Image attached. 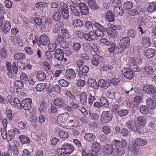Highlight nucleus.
<instances>
[{"instance_id": "nucleus-1", "label": "nucleus", "mask_w": 156, "mask_h": 156, "mask_svg": "<svg viewBox=\"0 0 156 156\" xmlns=\"http://www.w3.org/2000/svg\"><path fill=\"white\" fill-rule=\"evenodd\" d=\"M61 116H58L57 119V122L60 126L65 128L70 129L71 127H75V126L73 125L74 123L73 120H70L67 123H64V120Z\"/></svg>"}, {"instance_id": "nucleus-2", "label": "nucleus", "mask_w": 156, "mask_h": 156, "mask_svg": "<svg viewBox=\"0 0 156 156\" xmlns=\"http://www.w3.org/2000/svg\"><path fill=\"white\" fill-rule=\"evenodd\" d=\"M61 151L63 153L62 155L69 154H71L74 150V147L70 144L65 143L62 145L61 148Z\"/></svg>"}, {"instance_id": "nucleus-3", "label": "nucleus", "mask_w": 156, "mask_h": 156, "mask_svg": "<svg viewBox=\"0 0 156 156\" xmlns=\"http://www.w3.org/2000/svg\"><path fill=\"white\" fill-rule=\"evenodd\" d=\"M20 144L19 142L16 140H14L13 142H9L7 145V148L9 150L11 151L16 155L18 153L17 146Z\"/></svg>"}, {"instance_id": "nucleus-4", "label": "nucleus", "mask_w": 156, "mask_h": 156, "mask_svg": "<svg viewBox=\"0 0 156 156\" xmlns=\"http://www.w3.org/2000/svg\"><path fill=\"white\" fill-rule=\"evenodd\" d=\"M112 115L109 111H104L102 114L101 120V122L104 124L110 122L112 120Z\"/></svg>"}, {"instance_id": "nucleus-5", "label": "nucleus", "mask_w": 156, "mask_h": 156, "mask_svg": "<svg viewBox=\"0 0 156 156\" xmlns=\"http://www.w3.org/2000/svg\"><path fill=\"white\" fill-rule=\"evenodd\" d=\"M34 21L38 26L41 25V28L44 29L46 28V25L48 22L47 19L46 17L43 16L41 19L38 17H36Z\"/></svg>"}, {"instance_id": "nucleus-6", "label": "nucleus", "mask_w": 156, "mask_h": 156, "mask_svg": "<svg viewBox=\"0 0 156 156\" xmlns=\"http://www.w3.org/2000/svg\"><path fill=\"white\" fill-rule=\"evenodd\" d=\"M49 41V39L46 35H42L40 37V40H36V42L38 45L41 44L43 46H46Z\"/></svg>"}, {"instance_id": "nucleus-7", "label": "nucleus", "mask_w": 156, "mask_h": 156, "mask_svg": "<svg viewBox=\"0 0 156 156\" xmlns=\"http://www.w3.org/2000/svg\"><path fill=\"white\" fill-rule=\"evenodd\" d=\"M31 103L32 100L30 99L26 98L21 102L20 108L22 107L25 110H28L31 108Z\"/></svg>"}, {"instance_id": "nucleus-8", "label": "nucleus", "mask_w": 156, "mask_h": 156, "mask_svg": "<svg viewBox=\"0 0 156 156\" xmlns=\"http://www.w3.org/2000/svg\"><path fill=\"white\" fill-rule=\"evenodd\" d=\"M84 38L87 41H91L97 39L96 32L94 31H91L89 33L84 34Z\"/></svg>"}, {"instance_id": "nucleus-9", "label": "nucleus", "mask_w": 156, "mask_h": 156, "mask_svg": "<svg viewBox=\"0 0 156 156\" xmlns=\"http://www.w3.org/2000/svg\"><path fill=\"white\" fill-rule=\"evenodd\" d=\"M129 69H132L133 71L136 72H138L139 69L135 62V59L133 57H131L128 61Z\"/></svg>"}, {"instance_id": "nucleus-10", "label": "nucleus", "mask_w": 156, "mask_h": 156, "mask_svg": "<svg viewBox=\"0 0 156 156\" xmlns=\"http://www.w3.org/2000/svg\"><path fill=\"white\" fill-rule=\"evenodd\" d=\"M63 5L61 7L62 15L63 18L67 19L69 17L68 8L67 5L64 2H62Z\"/></svg>"}, {"instance_id": "nucleus-11", "label": "nucleus", "mask_w": 156, "mask_h": 156, "mask_svg": "<svg viewBox=\"0 0 156 156\" xmlns=\"http://www.w3.org/2000/svg\"><path fill=\"white\" fill-rule=\"evenodd\" d=\"M122 71L125 77L128 79H131L134 76L133 71L129 68H124Z\"/></svg>"}, {"instance_id": "nucleus-12", "label": "nucleus", "mask_w": 156, "mask_h": 156, "mask_svg": "<svg viewBox=\"0 0 156 156\" xmlns=\"http://www.w3.org/2000/svg\"><path fill=\"white\" fill-rule=\"evenodd\" d=\"M143 90L150 95L153 94L156 92V90L154 87L151 85H145L143 87Z\"/></svg>"}, {"instance_id": "nucleus-13", "label": "nucleus", "mask_w": 156, "mask_h": 156, "mask_svg": "<svg viewBox=\"0 0 156 156\" xmlns=\"http://www.w3.org/2000/svg\"><path fill=\"white\" fill-rule=\"evenodd\" d=\"M79 5L82 14L86 15L88 14V8L85 3L81 2L79 4Z\"/></svg>"}, {"instance_id": "nucleus-14", "label": "nucleus", "mask_w": 156, "mask_h": 156, "mask_svg": "<svg viewBox=\"0 0 156 156\" xmlns=\"http://www.w3.org/2000/svg\"><path fill=\"white\" fill-rule=\"evenodd\" d=\"M126 141L124 139H122L120 141L119 140H115L112 142V145L116 148L120 147H126Z\"/></svg>"}, {"instance_id": "nucleus-15", "label": "nucleus", "mask_w": 156, "mask_h": 156, "mask_svg": "<svg viewBox=\"0 0 156 156\" xmlns=\"http://www.w3.org/2000/svg\"><path fill=\"white\" fill-rule=\"evenodd\" d=\"M130 39L127 37H122L120 39L119 44L126 48L129 47L130 44Z\"/></svg>"}, {"instance_id": "nucleus-16", "label": "nucleus", "mask_w": 156, "mask_h": 156, "mask_svg": "<svg viewBox=\"0 0 156 156\" xmlns=\"http://www.w3.org/2000/svg\"><path fill=\"white\" fill-rule=\"evenodd\" d=\"M96 138V136L95 134L90 133L85 134L83 137L84 140L88 142L93 141Z\"/></svg>"}, {"instance_id": "nucleus-17", "label": "nucleus", "mask_w": 156, "mask_h": 156, "mask_svg": "<svg viewBox=\"0 0 156 156\" xmlns=\"http://www.w3.org/2000/svg\"><path fill=\"white\" fill-rule=\"evenodd\" d=\"M102 58L99 55L96 54L94 55L91 58V61L92 64L95 66H97L101 62Z\"/></svg>"}, {"instance_id": "nucleus-18", "label": "nucleus", "mask_w": 156, "mask_h": 156, "mask_svg": "<svg viewBox=\"0 0 156 156\" xmlns=\"http://www.w3.org/2000/svg\"><path fill=\"white\" fill-rule=\"evenodd\" d=\"M20 133V131L15 127H12L8 131V137L10 140L13 139L16 134Z\"/></svg>"}, {"instance_id": "nucleus-19", "label": "nucleus", "mask_w": 156, "mask_h": 156, "mask_svg": "<svg viewBox=\"0 0 156 156\" xmlns=\"http://www.w3.org/2000/svg\"><path fill=\"white\" fill-rule=\"evenodd\" d=\"M89 69V67L87 66H83L81 69H80L78 71V76L79 78H82L84 76H86L87 75Z\"/></svg>"}, {"instance_id": "nucleus-20", "label": "nucleus", "mask_w": 156, "mask_h": 156, "mask_svg": "<svg viewBox=\"0 0 156 156\" xmlns=\"http://www.w3.org/2000/svg\"><path fill=\"white\" fill-rule=\"evenodd\" d=\"M124 11L120 6H116L114 9V14L115 16H121L123 15Z\"/></svg>"}, {"instance_id": "nucleus-21", "label": "nucleus", "mask_w": 156, "mask_h": 156, "mask_svg": "<svg viewBox=\"0 0 156 156\" xmlns=\"http://www.w3.org/2000/svg\"><path fill=\"white\" fill-rule=\"evenodd\" d=\"M76 76L75 71L72 69H68L66 71V76L68 79H74Z\"/></svg>"}, {"instance_id": "nucleus-22", "label": "nucleus", "mask_w": 156, "mask_h": 156, "mask_svg": "<svg viewBox=\"0 0 156 156\" xmlns=\"http://www.w3.org/2000/svg\"><path fill=\"white\" fill-rule=\"evenodd\" d=\"M146 104L150 109H155L156 107V102L151 98H148L146 100Z\"/></svg>"}, {"instance_id": "nucleus-23", "label": "nucleus", "mask_w": 156, "mask_h": 156, "mask_svg": "<svg viewBox=\"0 0 156 156\" xmlns=\"http://www.w3.org/2000/svg\"><path fill=\"white\" fill-rule=\"evenodd\" d=\"M54 103L55 105L61 108L66 105L65 100L61 98L55 99L54 101Z\"/></svg>"}, {"instance_id": "nucleus-24", "label": "nucleus", "mask_w": 156, "mask_h": 156, "mask_svg": "<svg viewBox=\"0 0 156 156\" xmlns=\"http://www.w3.org/2000/svg\"><path fill=\"white\" fill-rule=\"evenodd\" d=\"M144 73L147 75H152L154 72V70L152 66L147 65L144 68Z\"/></svg>"}, {"instance_id": "nucleus-25", "label": "nucleus", "mask_w": 156, "mask_h": 156, "mask_svg": "<svg viewBox=\"0 0 156 156\" xmlns=\"http://www.w3.org/2000/svg\"><path fill=\"white\" fill-rule=\"evenodd\" d=\"M136 119L139 127L144 126L146 123V120L143 116H139L136 117Z\"/></svg>"}, {"instance_id": "nucleus-26", "label": "nucleus", "mask_w": 156, "mask_h": 156, "mask_svg": "<svg viewBox=\"0 0 156 156\" xmlns=\"http://www.w3.org/2000/svg\"><path fill=\"white\" fill-rule=\"evenodd\" d=\"M106 31L108 34L111 37L115 38L118 36V32L115 29L110 28L107 29Z\"/></svg>"}, {"instance_id": "nucleus-27", "label": "nucleus", "mask_w": 156, "mask_h": 156, "mask_svg": "<svg viewBox=\"0 0 156 156\" xmlns=\"http://www.w3.org/2000/svg\"><path fill=\"white\" fill-rule=\"evenodd\" d=\"M79 97L80 103L84 105H86L87 103V94L86 93L84 92H82L79 95Z\"/></svg>"}, {"instance_id": "nucleus-28", "label": "nucleus", "mask_w": 156, "mask_h": 156, "mask_svg": "<svg viewBox=\"0 0 156 156\" xmlns=\"http://www.w3.org/2000/svg\"><path fill=\"white\" fill-rule=\"evenodd\" d=\"M36 76L38 80L40 81L44 80L46 77L45 73L41 70H38L37 71Z\"/></svg>"}, {"instance_id": "nucleus-29", "label": "nucleus", "mask_w": 156, "mask_h": 156, "mask_svg": "<svg viewBox=\"0 0 156 156\" xmlns=\"http://www.w3.org/2000/svg\"><path fill=\"white\" fill-rule=\"evenodd\" d=\"M101 148L100 144L97 142H93L92 144L91 149L93 152H98Z\"/></svg>"}, {"instance_id": "nucleus-30", "label": "nucleus", "mask_w": 156, "mask_h": 156, "mask_svg": "<svg viewBox=\"0 0 156 156\" xmlns=\"http://www.w3.org/2000/svg\"><path fill=\"white\" fill-rule=\"evenodd\" d=\"M155 53V51L154 49L150 48L146 51L145 55L147 58H150L154 56Z\"/></svg>"}, {"instance_id": "nucleus-31", "label": "nucleus", "mask_w": 156, "mask_h": 156, "mask_svg": "<svg viewBox=\"0 0 156 156\" xmlns=\"http://www.w3.org/2000/svg\"><path fill=\"white\" fill-rule=\"evenodd\" d=\"M113 147L111 145L107 144L104 148V152L107 154H109L112 153L113 151Z\"/></svg>"}, {"instance_id": "nucleus-32", "label": "nucleus", "mask_w": 156, "mask_h": 156, "mask_svg": "<svg viewBox=\"0 0 156 156\" xmlns=\"http://www.w3.org/2000/svg\"><path fill=\"white\" fill-rule=\"evenodd\" d=\"M142 44L144 47H148L151 44V39L150 38L147 37H142Z\"/></svg>"}, {"instance_id": "nucleus-33", "label": "nucleus", "mask_w": 156, "mask_h": 156, "mask_svg": "<svg viewBox=\"0 0 156 156\" xmlns=\"http://www.w3.org/2000/svg\"><path fill=\"white\" fill-rule=\"evenodd\" d=\"M20 140L23 144H29L30 142V139L27 136L24 135H21L19 137Z\"/></svg>"}, {"instance_id": "nucleus-34", "label": "nucleus", "mask_w": 156, "mask_h": 156, "mask_svg": "<svg viewBox=\"0 0 156 156\" xmlns=\"http://www.w3.org/2000/svg\"><path fill=\"white\" fill-rule=\"evenodd\" d=\"M126 126L133 131H136L138 129L133 122L129 120L126 122Z\"/></svg>"}, {"instance_id": "nucleus-35", "label": "nucleus", "mask_w": 156, "mask_h": 156, "mask_svg": "<svg viewBox=\"0 0 156 156\" xmlns=\"http://www.w3.org/2000/svg\"><path fill=\"white\" fill-rule=\"evenodd\" d=\"M135 142L136 145L139 146H142L147 144V141L145 139L138 138L135 140Z\"/></svg>"}, {"instance_id": "nucleus-36", "label": "nucleus", "mask_w": 156, "mask_h": 156, "mask_svg": "<svg viewBox=\"0 0 156 156\" xmlns=\"http://www.w3.org/2000/svg\"><path fill=\"white\" fill-rule=\"evenodd\" d=\"M11 28V25L10 22L9 21H5L4 24V27L2 28V30L5 34H6L8 32Z\"/></svg>"}, {"instance_id": "nucleus-37", "label": "nucleus", "mask_w": 156, "mask_h": 156, "mask_svg": "<svg viewBox=\"0 0 156 156\" xmlns=\"http://www.w3.org/2000/svg\"><path fill=\"white\" fill-rule=\"evenodd\" d=\"M88 85L94 89L97 88V84L96 80L92 78H90L88 80Z\"/></svg>"}, {"instance_id": "nucleus-38", "label": "nucleus", "mask_w": 156, "mask_h": 156, "mask_svg": "<svg viewBox=\"0 0 156 156\" xmlns=\"http://www.w3.org/2000/svg\"><path fill=\"white\" fill-rule=\"evenodd\" d=\"M88 4L89 7L91 9H97L99 8L96 2L94 0H89Z\"/></svg>"}, {"instance_id": "nucleus-39", "label": "nucleus", "mask_w": 156, "mask_h": 156, "mask_svg": "<svg viewBox=\"0 0 156 156\" xmlns=\"http://www.w3.org/2000/svg\"><path fill=\"white\" fill-rule=\"evenodd\" d=\"M14 59L16 60H23L26 58V55L24 53L17 52L15 54L14 56Z\"/></svg>"}, {"instance_id": "nucleus-40", "label": "nucleus", "mask_w": 156, "mask_h": 156, "mask_svg": "<svg viewBox=\"0 0 156 156\" xmlns=\"http://www.w3.org/2000/svg\"><path fill=\"white\" fill-rule=\"evenodd\" d=\"M98 86L102 88H106L108 86V84L107 81L103 79H100L98 82Z\"/></svg>"}, {"instance_id": "nucleus-41", "label": "nucleus", "mask_w": 156, "mask_h": 156, "mask_svg": "<svg viewBox=\"0 0 156 156\" xmlns=\"http://www.w3.org/2000/svg\"><path fill=\"white\" fill-rule=\"evenodd\" d=\"M39 111L41 113H46L47 110V107L45 106V102L44 101L41 102L40 104L39 107L38 109Z\"/></svg>"}, {"instance_id": "nucleus-42", "label": "nucleus", "mask_w": 156, "mask_h": 156, "mask_svg": "<svg viewBox=\"0 0 156 156\" xmlns=\"http://www.w3.org/2000/svg\"><path fill=\"white\" fill-rule=\"evenodd\" d=\"M156 8V3L155 2L150 3L147 10L149 12H152L154 11Z\"/></svg>"}, {"instance_id": "nucleus-43", "label": "nucleus", "mask_w": 156, "mask_h": 156, "mask_svg": "<svg viewBox=\"0 0 156 156\" xmlns=\"http://www.w3.org/2000/svg\"><path fill=\"white\" fill-rule=\"evenodd\" d=\"M147 106L142 105L140 106V113L143 115L147 114L149 113Z\"/></svg>"}, {"instance_id": "nucleus-44", "label": "nucleus", "mask_w": 156, "mask_h": 156, "mask_svg": "<svg viewBox=\"0 0 156 156\" xmlns=\"http://www.w3.org/2000/svg\"><path fill=\"white\" fill-rule=\"evenodd\" d=\"M46 83H41L37 84L36 86V90L38 91L41 92L46 87Z\"/></svg>"}, {"instance_id": "nucleus-45", "label": "nucleus", "mask_w": 156, "mask_h": 156, "mask_svg": "<svg viewBox=\"0 0 156 156\" xmlns=\"http://www.w3.org/2000/svg\"><path fill=\"white\" fill-rule=\"evenodd\" d=\"M106 17L109 21L113 22L114 20V16L112 15V12L110 11H107L106 13Z\"/></svg>"}, {"instance_id": "nucleus-46", "label": "nucleus", "mask_w": 156, "mask_h": 156, "mask_svg": "<svg viewBox=\"0 0 156 156\" xmlns=\"http://www.w3.org/2000/svg\"><path fill=\"white\" fill-rule=\"evenodd\" d=\"M110 47L108 48V51L110 53L116 52V45L114 43H110L109 45Z\"/></svg>"}, {"instance_id": "nucleus-47", "label": "nucleus", "mask_w": 156, "mask_h": 156, "mask_svg": "<svg viewBox=\"0 0 156 156\" xmlns=\"http://www.w3.org/2000/svg\"><path fill=\"white\" fill-rule=\"evenodd\" d=\"M127 34L128 36L133 38L136 36V33L134 29H130L128 30Z\"/></svg>"}, {"instance_id": "nucleus-48", "label": "nucleus", "mask_w": 156, "mask_h": 156, "mask_svg": "<svg viewBox=\"0 0 156 156\" xmlns=\"http://www.w3.org/2000/svg\"><path fill=\"white\" fill-rule=\"evenodd\" d=\"M129 113L128 109H121L118 111V114L120 117H123L127 115Z\"/></svg>"}, {"instance_id": "nucleus-49", "label": "nucleus", "mask_w": 156, "mask_h": 156, "mask_svg": "<svg viewBox=\"0 0 156 156\" xmlns=\"http://www.w3.org/2000/svg\"><path fill=\"white\" fill-rule=\"evenodd\" d=\"M73 25L76 27H81L83 25V23L79 19H76L73 20Z\"/></svg>"}, {"instance_id": "nucleus-50", "label": "nucleus", "mask_w": 156, "mask_h": 156, "mask_svg": "<svg viewBox=\"0 0 156 156\" xmlns=\"http://www.w3.org/2000/svg\"><path fill=\"white\" fill-rule=\"evenodd\" d=\"M124 9H129L132 8L133 7V4L132 2L129 1L125 2L123 5Z\"/></svg>"}, {"instance_id": "nucleus-51", "label": "nucleus", "mask_w": 156, "mask_h": 156, "mask_svg": "<svg viewBox=\"0 0 156 156\" xmlns=\"http://www.w3.org/2000/svg\"><path fill=\"white\" fill-rule=\"evenodd\" d=\"M84 50L88 52H90L92 51V47L90 44L87 43H85L83 44Z\"/></svg>"}, {"instance_id": "nucleus-52", "label": "nucleus", "mask_w": 156, "mask_h": 156, "mask_svg": "<svg viewBox=\"0 0 156 156\" xmlns=\"http://www.w3.org/2000/svg\"><path fill=\"white\" fill-rule=\"evenodd\" d=\"M100 100L102 105L106 108L109 106L108 102L105 98L102 97L101 98Z\"/></svg>"}, {"instance_id": "nucleus-53", "label": "nucleus", "mask_w": 156, "mask_h": 156, "mask_svg": "<svg viewBox=\"0 0 156 156\" xmlns=\"http://www.w3.org/2000/svg\"><path fill=\"white\" fill-rule=\"evenodd\" d=\"M61 18V15L60 12L58 11L55 12L53 16V20L56 21L60 20Z\"/></svg>"}, {"instance_id": "nucleus-54", "label": "nucleus", "mask_w": 156, "mask_h": 156, "mask_svg": "<svg viewBox=\"0 0 156 156\" xmlns=\"http://www.w3.org/2000/svg\"><path fill=\"white\" fill-rule=\"evenodd\" d=\"M123 46L121 45V44H119V45L116 47V53L117 54L123 52L125 50L126 48L123 47Z\"/></svg>"}, {"instance_id": "nucleus-55", "label": "nucleus", "mask_w": 156, "mask_h": 156, "mask_svg": "<svg viewBox=\"0 0 156 156\" xmlns=\"http://www.w3.org/2000/svg\"><path fill=\"white\" fill-rule=\"evenodd\" d=\"M58 83L62 87H67L69 85L68 82L64 79H62L58 81Z\"/></svg>"}, {"instance_id": "nucleus-56", "label": "nucleus", "mask_w": 156, "mask_h": 156, "mask_svg": "<svg viewBox=\"0 0 156 156\" xmlns=\"http://www.w3.org/2000/svg\"><path fill=\"white\" fill-rule=\"evenodd\" d=\"M81 47V45L78 42L75 43L73 45V50L76 51H77L80 50Z\"/></svg>"}, {"instance_id": "nucleus-57", "label": "nucleus", "mask_w": 156, "mask_h": 156, "mask_svg": "<svg viewBox=\"0 0 156 156\" xmlns=\"http://www.w3.org/2000/svg\"><path fill=\"white\" fill-rule=\"evenodd\" d=\"M5 114L7 117L8 119L11 120L12 119V112L11 109H6Z\"/></svg>"}, {"instance_id": "nucleus-58", "label": "nucleus", "mask_w": 156, "mask_h": 156, "mask_svg": "<svg viewBox=\"0 0 156 156\" xmlns=\"http://www.w3.org/2000/svg\"><path fill=\"white\" fill-rule=\"evenodd\" d=\"M129 147L130 151H131L133 154H136L137 153V151L136 146L134 144H129Z\"/></svg>"}, {"instance_id": "nucleus-59", "label": "nucleus", "mask_w": 156, "mask_h": 156, "mask_svg": "<svg viewBox=\"0 0 156 156\" xmlns=\"http://www.w3.org/2000/svg\"><path fill=\"white\" fill-rule=\"evenodd\" d=\"M57 48V45L54 43H51L48 44V50L51 52L54 51Z\"/></svg>"}, {"instance_id": "nucleus-60", "label": "nucleus", "mask_w": 156, "mask_h": 156, "mask_svg": "<svg viewBox=\"0 0 156 156\" xmlns=\"http://www.w3.org/2000/svg\"><path fill=\"white\" fill-rule=\"evenodd\" d=\"M138 12L137 9H133L131 10H129L128 11V14L132 16H134L137 15L138 14Z\"/></svg>"}, {"instance_id": "nucleus-61", "label": "nucleus", "mask_w": 156, "mask_h": 156, "mask_svg": "<svg viewBox=\"0 0 156 156\" xmlns=\"http://www.w3.org/2000/svg\"><path fill=\"white\" fill-rule=\"evenodd\" d=\"M1 135L2 138L4 139H5L8 137V133L6 129L4 128L1 129Z\"/></svg>"}, {"instance_id": "nucleus-62", "label": "nucleus", "mask_w": 156, "mask_h": 156, "mask_svg": "<svg viewBox=\"0 0 156 156\" xmlns=\"http://www.w3.org/2000/svg\"><path fill=\"white\" fill-rule=\"evenodd\" d=\"M69 7L74 15L76 16L79 15V12L77 9L72 5H70Z\"/></svg>"}, {"instance_id": "nucleus-63", "label": "nucleus", "mask_w": 156, "mask_h": 156, "mask_svg": "<svg viewBox=\"0 0 156 156\" xmlns=\"http://www.w3.org/2000/svg\"><path fill=\"white\" fill-rule=\"evenodd\" d=\"M18 126L20 129H25L27 128V125L22 121L18 122Z\"/></svg>"}, {"instance_id": "nucleus-64", "label": "nucleus", "mask_w": 156, "mask_h": 156, "mask_svg": "<svg viewBox=\"0 0 156 156\" xmlns=\"http://www.w3.org/2000/svg\"><path fill=\"white\" fill-rule=\"evenodd\" d=\"M45 70L46 71H50L51 69L50 64L47 62H44L42 63Z\"/></svg>"}]
</instances>
